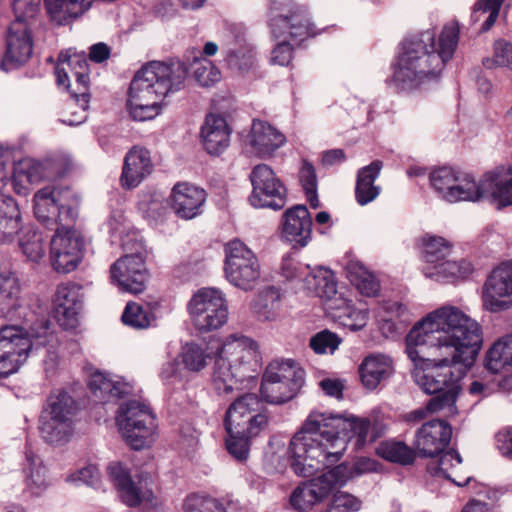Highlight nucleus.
<instances>
[{
	"instance_id": "obj_26",
	"label": "nucleus",
	"mask_w": 512,
	"mask_h": 512,
	"mask_svg": "<svg viewBox=\"0 0 512 512\" xmlns=\"http://www.w3.org/2000/svg\"><path fill=\"white\" fill-rule=\"evenodd\" d=\"M154 169L151 153L147 148L134 146L124 158L121 185L126 189H133L148 177Z\"/></svg>"
},
{
	"instance_id": "obj_64",
	"label": "nucleus",
	"mask_w": 512,
	"mask_h": 512,
	"mask_svg": "<svg viewBox=\"0 0 512 512\" xmlns=\"http://www.w3.org/2000/svg\"><path fill=\"white\" fill-rule=\"evenodd\" d=\"M496 446L505 457L512 458V427L499 431L496 436Z\"/></svg>"
},
{
	"instance_id": "obj_13",
	"label": "nucleus",
	"mask_w": 512,
	"mask_h": 512,
	"mask_svg": "<svg viewBox=\"0 0 512 512\" xmlns=\"http://www.w3.org/2000/svg\"><path fill=\"white\" fill-rule=\"evenodd\" d=\"M117 423L125 442L134 450L148 447L156 429L155 415L151 409L136 400L120 407Z\"/></svg>"
},
{
	"instance_id": "obj_29",
	"label": "nucleus",
	"mask_w": 512,
	"mask_h": 512,
	"mask_svg": "<svg viewBox=\"0 0 512 512\" xmlns=\"http://www.w3.org/2000/svg\"><path fill=\"white\" fill-rule=\"evenodd\" d=\"M231 130L224 117L209 114L201 128L204 149L211 155L221 154L230 142Z\"/></svg>"
},
{
	"instance_id": "obj_14",
	"label": "nucleus",
	"mask_w": 512,
	"mask_h": 512,
	"mask_svg": "<svg viewBox=\"0 0 512 512\" xmlns=\"http://www.w3.org/2000/svg\"><path fill=\"white\" fill-rule=\"evenodd\" d=\"M348 467L339 464L320 476L297 486L290 495V504L299 512L310 510L316 503L328 497L339 483L346 480Z\"/></svg>"
},
{
	"instance_id": "obj_30",
	"label": "nucleus",
	"mask_w": 512,
	"mask_h": 512,
	"mask_svg": "<svg viewBox=\"0 0 512 512\" xmlns=\"http://www.w3.org/2000/svg\"><path fill=\"white\" fill-rule=\"evenodd\" d=\"M358 371L363 386L368 390H374L393 374L394 369L391 358L379 354L365 357Z\"/></svg>"
},
{
	"instance_id": "obj_5",
	"label": "nucleus",
	"mask_w": 512,
	"mask_h": 512,
	"mask_svg": "<svg viewBox=\"0 0 512 512\" xmlns=\"http://www.w3.org/2000/svg\"><path fill=\"white\" fill-rule=\"evenodd\" d=\"M259 366L257 343L251 338L231 336L218 350L211 385L219 396H232L238 383L254 378Z\"/></svg>"
},
{
	"instance_id": "obj_60",
	"label": "nucleus",
	"mask_w": 512,
	"mask_h": 512,
	"mask_svg": "<svg viewBox=\"0 0 512 512\" xmlns=\"http://www.w3.org/2000/svg\"><path fill=\"white\" fill-rule=\"evenodd\" d=\"M299 181L303 190L317 189L318 181L314 165L307 159H303L299 169Z\"/></svg>"
},
{
	"instance_id": "obj_1",
	"label": "nucleus",
	"mask_w": 512,
	"mask_h": 512,
	"mask_svg": "<svg viewBox=\"0 0 512 512\" xmlns=\"http://www.w3.org/2000/svg\"><path fill=\"white\" fill-rule=\"evenodd\" d=\"M480 325L455 307H442L416 323L405 339L406 353L415 364V382L431 398L426 410L437 413L455 407L464 372L482 346Z\"/></svg>"
},
{
	"instance_id": "obj_43",
	"label": "nucleus",
	"mask_w": 512,
	"mask_h": 512,
	"mask_svg": "<svg viewBox=\"0 0 512 512\" xmlns=\"http://www.w3.org/2000/svg\"><path fill=\"white\" fill-rule=\"evenodd\" d=\"M422 258L425 262L438 265L451 253L452 244L441 236H424L422 238Z\"/></svg>"
},
{
	"instance_id": "obj_62",
	"label": "nucleus",
	"mask_w": 512,
	"mask_h": 512,
	"mask_svg": "<svg viewBox=\"0 0 512 512\" xmlns=\"http://www.w3.org/2000/svg\"><path fill=\"white\" fill-rule=\"evenodd\" d=\"M40 3L41 0H13L12 8L15 17H35Z\"/></svg>"
},
{
	"instance_id": "obj_15",
	"label": "nucleus",
	"mask_w": 512,
	"mask_h": 512,
	"mask_svg": "<svg viewBox=\"0 0 512 512\" xmlns=\"http://www.w3.org/2000/svg\"><path fill=\"white\" fill-rule=\"evenodd\" d=\"M188 311L195 328L208 332L222 327L228 318V308L222 294L216 289L203 288L193 295Z\"/></svg>"
},
{
	"instance_id": "obj_41",
	"label": "nucleus",
	"mask_w": 512,
	"mask_h": 512,
	"mask_svg": "<svg viewBox=\"0 0 512 512\" xmlns=\"http://www.w3.org/2000/svg\"><path fill=\"white\" fill-rule=\"evenodd\" d=\"M438 456L439 459L436 462L429 463L427 466V470L430 474L434 476H442L460 487L466 486L470 482L471 477H467L463 481L457 480L455 477H453V473L449 471L450 468L455 466V464L460 465L462 462V459L456 450H444Z\"/></svg>"
},
{
	"instance_id": "obj_51",
	"label": "nucleus",
	"mask_w": 512,
	"mask_h": 512,
	"mask_svg": "<svg viewBox=\"0 0 512 512\" xmlns=\"http://www.w3.org/2000/svg\"><path fill=\"white\" fill-rule=\"evenodd\" d=\"M361 508V501L355 496L337 491L325 510L321 512H356Z\"/></svg>"
},
{
	"instance_id": "obj_59",
	"label": "nucleus",
	"mask_w": 512,
	"mask_h": 512,
	"mask_svg": "<svg viewBox=\"0 0 512 512\" xmlns=\"http://www.w3.org/2000/svg\"><path fill=\"white\" fill-rule=\"evenodd\" d=\"M24 228L21 226V219H13V216H10V219H0V242H12L16 236L22 233Z\"/></svg>"
},
{
	"instance_id": "obj_16",
	"label": "nucleus",
	"mask_w": 512,
	"mask_h": 512,
	"mask_svg": "<svg viewBox=\"0 0 512 512\" xmlns=\"http://www.w3.org/2000/svg\"><path fill=\"white\" fill-rule=\"evenodd\" d=\"M252 193L249 201L257 208L280 210L285 206L287 189L267 164L256 165L250 174Z\"/></svg>"
},
{
	"instance_id": "obj_42",
	"label": "nucleus",
	"mask_w": 512,
	"mask_h": 512,
	"mask_svg": "<svg viewBox=\"0 0 512 512\" xmlns=\"http://www.w3.org/2000/svg\"><path fill=\"white\" fill-rule=\"evenodd\" d=\"M19 246L31 261L38 262L45 254V241L41 232L25 227L19 235Z\"/></svg>"
},
{
	"instance_id": "obj_18",
	"label": "nucleus",
	"mask_w": 512,
	"mask_h": 512,
	"mask_svg": "<svg viewBox=\"0 0 512 512\" xmlns=\"http://www.w3.org/2000/svg\"><path fill=\"white\" fill-rule=\"evenodd\" d=\"M34 17H15L6 35V52L1 69L8 72L25 64L33 52V38L30 21Z\"/></svg>"
},
{
	"instance_id": "obj_36",
	"label": "nucleus",
	"mask_w": 512,
	"mask_h": 512,
	"mask_svg": "<svg viewBox=\"0 0 512 512\" xmlns=\"http://www.w3.org/2000/svg\"><path fill=\"white\" fill-rule=\"evenodd\" d=\"M75 248L72 251H66L64 244L57 241H50V260L51 265L58 273H70L74 271L83 259L84 252Z\"/></svg>"
},
{
	"instance_id": "obj_12",
	"label": "nucleus",
	"mask_w": 512,
	"mask_h": 512,
	"mask_svg": "<svg viewBox=\"0 0 512 512\" xmlns=\"http://www.w3.org/2000/svg\"><path fill=\"white\" fill-rule=\"evenodd\" d=\"M269 423L268 410L262 399L254 393L238 396L227 408L224 427L239 434L247 431L248 435H259Z\"/></svg>"
},
{
	"instance_id": "obj_35",
	"label": "nucleus",
	"mask_w": 512,
	"mask_h": 512,
	"mask_svg": "<svg viewBox=\"0 0 512 512\" xmlns=\"http://www.w3.org/2000/svg\"><path fill=\"white\" fill-rule=\"evenodd\" d=\"M484 365L492 373L512 367V334L504 336L491 346L486 353Z\"/></svg>"
},
{
	"instance_id": "obj_52",
	"label": "nucleus",
	"mask_w": 512,
	"mask_h": 512,
	"mask_svg": "<svg viewBox=\"0 0 512 512\" xmlns=\"http://www.w3.org/2000/svg\"><path fill=\"white\" fill-rule=\"evenodd\" d=\"M339 318L345 327L352 331H358L366 326L369 319V310L366 307L348 306Z\"/></svg>"
},
{
	"instance_id": "obj_53",
	"label": "nucleus",
	"mask_w": 512,
	"mask_h": 512,
	"mask_svg": "<svg viewBox=\"0 0 512 512\" xmlns=\"http://www.w3.org/2000/svg\"><path fill=\"white\" fill-rule=\"evenodd\" d=\"M206 358L204 350L195 343L187 344L182 353V362L185 367L191 371H200L206 366Z\"/></svg>"
},
{
	"instance_id": "obj_17",
	"label": "nucleus",
	"mask_w": 512,
	"mask_h": 512,
	"mask_svg": "<svg viewBox=\"0 0 512 512\" xmlns=\"http://www.w3.org/2000/svg\"><path fill=\"white\" fill-rule=\"evenodd\" d=\"M433 189L446 201L454 203L458 201L475 202L477 190L475 179L467 173L454 170L451 167H439L429 175Z\"/></svg>"
},
{
	"instance_id": "obj_28",
	"label": "nucleus",
	"mask_w": 512,
	"mask_h": 512,
	"mask_svg": "<svg viewBox=\"0 0 512 512\" xmlns=\"http://www.w3.org/2000/svg\"><path fill=\"white\" fill-rule=\"evenodd\" d=\"M250 146L260 158L271 157L286 143V137L267 121L254 119L248 135Z\"/></svg>"
},
{
	"instance_id": "obj_50",
	"label": "nucleus",
	"mask_w": 512,
	"mask_h": 512,
	"mask_svg": "<svg viewBox=\"0 0 512 512\" xmlns=\"http://www.w3.org/2000/svg\"><path fill=\"white\" fill-rule=\"evenodd\" d=\"M51 241H57L58 243L61 242V244H64L66 247V251H72L71 248L77 249L74 242L78 246V250H82V252L85 251V239L82 235V233L75 229L73 225L65 227V228H59L55 231L54 236L52 237Z\"/></svg>"
},
{
	"instance_id": "obj_25",
	"label": "nucleus",
	"mask_w": 512,
	"mask_h": 512,
	"mask_svg": "<svg viewBox=\"0 0 512 512\" xmlns=\"http://www.w3.org/2000/svg\"><path fill=\"white\" fill-rule=\"evenodd\" d=\"M312 218L305 205H295L282 215V237L293 247H305L311 240Z\"/></svg>"
},
{
	"instance_id": "obj_47",
	"label": "nucleus",
	"mask_w": 512,
	"mask_h": 512,
	"mask_svg": "<svg viewBox=\"0 0 512 512\" xmlns=\"http://www.w3.org/2000/svg\"><path fill=\"white\" fill-rule=\"evenodd\" d=\"M184 512H226V509L216 498L192 493L188 495L183 504Z\"/></svg>"
},
{
	"instance_id": "obj_40",
	"label": "nucleus",
	"mask_w": 512,
	"mask_h": 512,
	"mask_svg": "<svg viewBox=\"0 0 512 512\" xmlns=\"http://www.w3.org/2000/svg\"><path fill=\"white\" fill-rule=\"evenodd\" d=\"M347 276L352 285L367 297H375L380 291V283L376 277L363 265L350 263L347 266Z\"/></svg>"
},
{
	"instance_id": "obj_46",
	"label": "nucleus",
	"mask_w": 512,
	"mask_h": 512,
	"mask_svg": "<svg viewBox=\"0 0 512 512\" xmlns=\"http://www.w3.org/2000/svg\"><path fill=\"white\" fill-rule=\"evenodd\" d=\"M240 433H234L230 430H226L228 438L226 439L227 451L238 461L247 460L250 452L251 440L258 435H248L247 431H241Z\"/></svg>"
},
{
	"instance_id": "obj_27",
	"label": "nucleus",
	"mask_w": 512,
	"mask_h": 512,
	"mask_svg": "<svg viewBox=\"0 0 512 512\" xmlns=\"http://www.w3.org/2000/svg\"><path fill=\"white\" fill-rule=\"evenodd\" d=\"M206 191L190 183H177L171 192V207L182 219H193L202 213Z\"/></svg>"
},
{
	"instance_id": "obj_10",
	"label": "nucleus",
	"mask_w": 512,
	"mask_h": 512,
	"mask_svg": "<svg viewBox=\"0 0 512 512\" xmlns=\"http://www.w3.org/2000/svg\"><path fill=\"white\" fill-rule=\"evenodd\" d=\"M223 250L226 280L243 291L253 290L261 278V265L257 255L238 238L227 242Z\"/></svg>"
},
{
	"instance_id": "obj_38",
	"label": "nucleus",
	"mask_w": 512,
	"mask_h": 512,
	"mask_svg": "<svg viewBox=\"0 0 512 512\" xmlns=\"http://www.w3.org/2000/svg\"><path fill=\"white\" fill-rule=\"evenodd\" d=\"M20 286L18 280L12 275L0 274V318H13L20 308Z\"/></svg>"
},
{
	"instance_id": "obj_58",
	"label": "nucleus",
	"mask_w": 512,
	"mask_h": 512,
	"mask_svg": "<svg viewBox=\"0 0 512 512\" xmlns=\"http://www.w3.org/2000/svg\"><path fill=\"white\" fill-rule=\"evenodd\" d=\"M75 79V88L70 89L71 98L77 99V101H82L83 105H87L90 102V93H89V72H74Z\"/></svg>"
},
{
	"instance_id": "obj_19",
	"label": "nucleus",
	"mask_w": 512,
	"mask_h": 512,
	"mask_svg": "<svg viewBox=\"0 0 512 512\" xmlns=\"http://www.w3.org/2000/svg\"><path fill=\"white\" fill-rule=\"evenodd\" d=\"M72 163L65 157L47 159L43 162L23 160L15 165L11 179L13 189L18 194H25L26 188L19 183L26 181L30 184L44 179L60 178L68 173Z\"/></svg>"
},
{
	"instance_id": "obj_8",
	"label": "nucleus",
	"mask_w": 512,
	"mask_h": 512,
	"mask_svg": "<svg viewBox=\"0 0 512 512\" xmlns=\"http://www.w3.org/2000/svg\"><path fill=\"white\" fill-rule=\"evenodd\" d=\"M305 383V370L293 359L274 360L266 367L261 381L263 400L280 405L297 396Z\"/></svg>"
},
{
	"instance_id": "obj_23",
	"label": "nucleus",
	"mask_w": 512,
	"mask_h": 512,
	"mask_svg": "<svg viewBox=\"0 0 512 512\" xmlns=\"http://www.w3.org/2000/svg\"><path fill=\"white\" fill-rule=\"evenodd\" d=\"M83 297L82 287L76 283L68 282L57 286L53 299L54 316L64 329H75L78 326Z\"/></svg>"
},
{
	"instance_id": "obj_45",
	"label": "nucleus",
	"mask_w": 512,
	"mask_h": 512,
	"mask_svg": "<svg viewBox=\"0 0 512 512\" xmlns=\"http://www.w3.org/2000/svg\"><path fill=\"white\" fill-rule=\"evenodd\" d=\"M486 69L506 67L512 70V43L505 39H497L493 44V56L482 59Z\"/></svg>"
},
{
	"instance_id": "obj_57",
	"label": "nucleus",
	"mask_w": 512,
	"mask_h": 512,
	"mask_svg": "<svg viewBox=\"0 0 512 512\" xmlns=\"http://www.w3.org/2000/svg\"><path fill=\"white\" fill-rule=\"evenodd\" d=\"M504 1L505 0H480L474 4L475 12L480 10L483 12H489L488 18L481 26V32H487L493 27L499 16V12Z\"/></svg>"
},
{
	"instance_id": "obj_20",
	"label": "nucleus",
	"mask_w": 512,
	"mask_h": 512,
	"mask_svg": "<svg viewBox=\"0 0 512 512\" xmlns=\"http://www.w3.org/2000/svg\"><path fill=\"white\" fill-rule=\"evenodd\" d=\"M483 306L497 313L512 306V260L504 261L488 275L482 292Z\"/></svg>"
},
{
	"instance_id": "obj_34",
	"label": "nucleus",
	"mask_w": 512,
	"mask_h": 512,
	"mask_svg": "<svg viewBox=\"0 0 512 512\" xmlns=\"http://www.w3.org/2000/svg\"><path fill=\"white\" fill-rule=\"evenodd\" d=\"M304 284L307 289L315 292L320 298L331 299L337 292V283L333 272L324 267L315 269L310 267L304 278Z\"/></svg>"
},
{
	"instance_id": "obj_39",
	"label": "nucleus",
	"mask_w": 512,
	"mask_h": 512,
	"mask_svg": "<svg viewBox=\"0 0 512 512\" xmlns=\"http://www.w3.org/2000/svg\"><path fill=\"white\" fill-rule=\"evenodd\" d=\"M376 454L388 462L401 466L412 465L416 459V450L396 440L382 441L376 448Z\"/></svg>"
},
{
	"instance_id": "obj_11",
	"label": "nucleus",
	"mask_w": 512,
	"mask_h": 512,
	"mask_svg": "<svg viewBox=\"0 0 512 512\" xmlns=\"http://www.w3.org/2000/svg\"><path fill=\"white\" fill-rule=\"evenodd\" d=\"M71 196L69 188L46 186L38 190L33 198L35 217L49 230L56 231L74 225L77 212L69 202Z\"/></svg>"
},
{
	"instance_id": "obj_61",
	"label": "nucleus",
	"mask_w": 512,
	"mask_h": 512,
	"mask_svg": "<svg viewBox=\"0 0 512 512\" xmlns=\"http://www.w3.org/2000/svg\"><path fill=\"white\" fill-rule=\"evenodd\" d=\"M294 48L288 39H282L272 51V60L275 64L287 66L293 58Z\"/></svg>"
},
{
	"instance_id": "obj_32",
	"label": "nucleus",
	"mask_w": 512,
	"mask_h": 512,
	"mask_svg": "<svg viewBox=\"0 0 512 512\" xmlns=\"http://www.w3.org/2000/svg\"><path fill=\"white\" fill-rule=\"evenodd\" d=\"M108 473L122 502L130 507L139 506L142 502V492L133 482L130 473L120 463H111L108 466Z\"/></svg>"
},
{
	"instance_id": "obj_3",
	"label": "nucleus",
	"mask_w": 512,
	"mask_h": 512,
	"mask_svg": "<svg viewBox=\"0 0 512 512\" xmlns=\"http://www.w3.org/2000/svg\"><path fill=\"white\" fill-rule=\"evenodd\" d=\"M458 41L457 25H445L438 42L431 29L405 38L392 64V83L400 91H414L437 82L445 65L452 59Z\"/></svg>"
},
{
	"instance_id": "obj_22",
	"label": "nucleus",
	"mask_w": 512,
	"mask_h": 512,
	"mask_svg": "<svg viewBox=\"0 0 512 512\" xmlns=\"http://www.w3.org/2000/svg\"><path fill=\"white\" fill-rule=\"evenodd\" d=\"M475 201L489 200L498 209L512 205V169L496 168L485 173L479 182L475 181Z\"/></svg>"
},
{
	"instance_id": "obj_37",
	"label": "nucleus",
	"mask_w": 512,
	"mask_h": 512,
	"mask_svg": "<svg viewBox=\"0 0 512 512\" xmlns=\"http://www.w3.org/2000/svg\"><path fill=\"white\" fill-rule=\"evenodd\" d=\"M281 306L280 290L274 286L265 287L252 302V310L260 320H273Z\"/></svg>"
},
{
	"instance_id": "obj_54",
	"label": "nucleus",
	"mask_w": 512,
	"mask_h": 512,
	"mask_svg": "<svg viewBox=\"0 0 512 512\" xmlns=\"http://www.w3.org/2000/svg\"><path fill=\"white\" fill-rule=\"evenodd\" d=\"M341 339L337 334L323 330L310 339V347L317 354L326 353L328 350L333 353L339 346Z\"/></svg>"
},
{
	"instance_id": "obj_63",
	"label": "nucleus",
	"mask_w": 512,
	"mask_h": 512,
	"mask_svg": "<svg viewBox=\"0 0 512 512\" xmlns=\"http://www.w3.org/2000/svg\"><path fill=\"white\" fill-rule=\"evenodd\" d=\"M435 272L433 273L438 278L443 279H458L459 266L457 261L443 260L438 265L434 266Z\"/></svg>"
},
{
	"instance_id": "obj_31",
	"label": "nucleus",
	"mask_w": 512,
	"mask_h": 512,
	"mask_svg": "<svg viewBox=\"0 0 512 512\" xmlns=\"http://www.w3.org/2000/svg\"><path fill=\"white\" fill-rule=\"evenodd\" d=\"M382 168L383 162L374 160L357 171L355 200L360 206L373 202L379 196L381 188L374 183L379 177Z\"/></svg>"
},
{
	"instance_id": "obj_7",
	"label": "nucleus",
	"mask_w": 512,
	"mask_h": 512,
	"mask_svg": "<svg viewBox=\"0 0 512 512\" xmlns=\"http://www.w3.org/2000/svg\"><path fill=\"white\" fill-rule=\"evenodd\" d=\"M267 18L274 39L302 42L317 35L308 7L294 0H269Z\"/></svg>"
},
{
	"instance_id": "obj_2",
	"label": "nucleus",
	"mask_w": 512,
	"mask_h": 512,
	"mask_svg": "<svg viewBox=\"0 0 512 512\" xmlns=\"http://www.w3.org/2000/svg\"><path fill=\"white\" fill-rule=\"evenodd\" d=\"M371 422L367 418H346L341 414L312 411L292 437L288 453L291 469L310 477L338 463L347 443L356 437L357 445L367 441Z\"/></svg>"
},
{
	"instance_id": "obj_48",
	"label": "nucleus",
	"mask_w": 512,
	"mask_h": 512,
	"mask_svg": "<svg viewBox=\"0 0 512 512\" xmlns=\"http://www.w3.org/2000/svg\"><path fill=\"white\" fill-rule=\"evenodd\" d=\"M193 75L196 82L203 87H210L221 79V73L218 68L206 59H195Z\"/></svg>"
},
{
	"instance_id": "obj_9",
	"label": "nucleus",
	"mask_w": 512,
	"mask_h": 512,
	"mask_svg": "<svg viewBox=\"0 0 512 512\" xmlns=\"http://www.w3.org/2000/svg\"><path fill=\"white\" fill-rule=\"evenodd\" d=\"M78 410L75 399L64 390L53 391L40 416V433L53 445L68 441L73 430V418Z\"/></svg>"
},
{
	"instance_id": "obj_56",
	"label": "nucleus",
	"mask_w": 512,
	"mask_h": 512,
	"mask_svg": "<svg viewBox=\"0 0 512 512\" xmlns=\"http://www.w3.org/2000/svg\"><path fill=\"white\" fill-rule=\"evenodd\" d=\"M309 268V265H304L292 257H284L280 267V274L288 281L298 280L304 282Z\"/></svg>"
},
{
	"instance_id": "obj_6",
	"label": "nucleus",
	"mask_w": 512,
	"mask_h": 512,
	"mask_svg": "<svg viewBox=\"0 0 512 512\" xmlns=\"http://www.w3.org/2000/svg\"><path fill=\"white\" fill-rule=\"evenodd\" d=\"M41 332L32 328V338L23 333L17 325L0 328V377L6 378L16 373L25 363L34 345L46 346L51 338L50 321L40 322Z\"/></svg>"
},
{
	"instance_id": "obj_4",
	"label": "nucleus",
	"mask_w": 512,
	"mask_h": 512,
	"mask_svg": "<svg viewBox=\"0 0 512 512\" xmlns=\"http://www.w3.org/2000/svg\"><path fill=\"white\" fill-rule=\"evenodd\" d=\"M187 65L180 60L152 61L133 77L127 105L134 120L153 119L160 113L162 100L185 87Z\"/></svg>"
},
{
	"instance_id": "obj_44",
	"label": "nucleus",
	"mask_w": 512,
	"mask_h": 512,
	"mask_svg": "<svg viewBox=\"0 0 512 512\" xmlns=\"http://www.w3.org/2000/svg\"><path fill=\"white\" fill-rule=\"evenodd\" d=\"M26 460L28 463V467L25 468L26 486L32 495H39L46 487V469L43 465L37 463V457L30 450L26 451Z\"/></svg>"
},
{
	"instance_id": "obj_55",
	"label": "nucleus",
	"mask_w": 512,
	"mask_h": 512,
	"mask_svg": "<svg viewBox=\"0 0 512 512\" xmlns=\"http://www.w3.org/2000/svg\"><path fill=\"white\" fill-rule=\"evenodd\" d=\"M88 108L89 104L83 105L82 101H77V99L72 98V101L65 106L62 114V122L70 126L82 124L87 119Z\"/></svg>"
},
{
	"instance_id": "obj_21",
	"label": "nucleus",
	"mask_w": 512,
	"mask_h": 512,
	"mask_svg": "<svg viewBox=\"0 0 512 512\" xmlns=\"http://www.w3.org/2000/svg\"><path fill=\"white\" fill-rule=\"evenodd\" d=\"M113 283L124 291L138 294L144 291L147 280V269L142 251L137 250L122 256L110 267Z\"/></svg>"
},
{
	"instance_id": "obj_24",
	"label": "nucleus",
	"mask_w": 512,
	"mask_h": 512,
	"mask_svg": "<svg viewBox=\"0 0 512 512\" xmlns=\"http://www.w3.org/2000/svg\"><path fill=\"white\" fill-rule=\"evenodd\" d=\"M452 427L445 420L433 419L424 423L415 434V450L421 457H436L449 445Z\"/></svg>"
},
{
	"instance_id": "obj_33",
	"label": "nucleus",
	"mask_w": 512,
	"mask_h": 512,
	"mask_svg": "<svg viewBox=\"0 0 512 512\" xmlns=\"http://www.w3.org/2000/svg\"><path fill=\"white\" fill-rule=\"evenodd\" d=\"M88 387L92 394L101 401L124 398L131 393L132 387L125 382L114 381L100 371L90 375Z\"/></svg>"
},
{
	"instance_id": "obj_49",
	"label": "nucleus",
	"mask_w": 512,
	"mask_h": 512,
	"mask_svg": "<svg viewBox=\"0 0 512 512\" xmlns=\"http://www.w3.org/2000/svg\"><path fill=\"white\" fill-rule=\"evenodd\" d=\"M122 321L134 329H145L150 325L149 312L138 303L128 302L122 314Z\"/></svg>"
}]
</instances>
